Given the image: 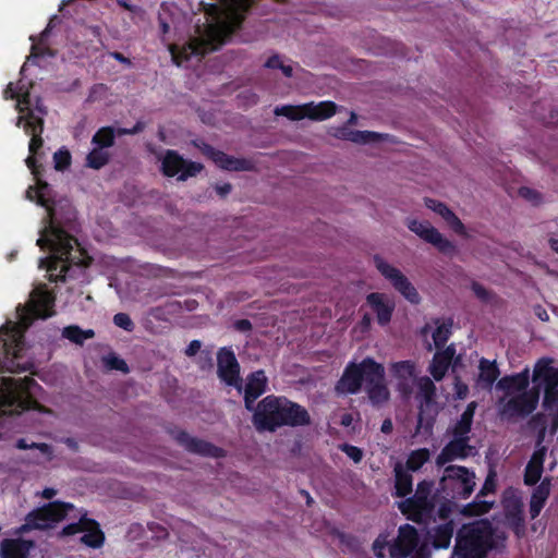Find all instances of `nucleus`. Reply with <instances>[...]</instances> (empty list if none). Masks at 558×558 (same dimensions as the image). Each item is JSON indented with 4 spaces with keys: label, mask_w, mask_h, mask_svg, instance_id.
<instances>
[{
    "label": "nucleus",
    "mask_w": 558,
    "mask_h": 558,
    "mask_svg": "<svg viewBox=\"0 0 558 558\" xmlns=\"http://www.w3.org/2000/svg\"><path fill=\"white\" fill-rule=\"evenodd\" d=\"M26 198L36 202L47 210L43 219L39 238L36 244L40 248H48L50 256L39 259V267H46L51 281L63 279L70 263L80 264V258L72 256L76 241L69 234L71 225L75 219V211L66 198L56 201L49 185L37 179L35 186L26 191Z\"/></svg>",
    "instance_id": "f257e3e1"
},
{
    "label": "nucleus",
    "mask_w": 558,
    "mask_h": 558,
    "mask_svg": "<svg viewBox=\"0 0 558 558\" xmlns=\"http://www.w3.org/2000/svg\"><path fill=\"white\" fill-rule=\"evenodd\" d=\"M253 0H217L204 3V15L196 22L194 33L181 48L170 47L172 60L183 65L192 57L199 58L218 49L241 25L243 12Z\"/></svg>",
    "instance_id": "f03ea898"
},
{
    "label": "nucleus",
    "mask_w": 558,
    "mask_h": 558,
    "mask_svg": "<svg viewBox=\"0 0 558 558\" xmlns=\"http://www.w3.org/2000/svg\"><path fill=\"white\" fill-rule=\"evenodd\" d=\"M551 364V360L541 359L533 371V381L538 388L544 389L543 408L545 412L537 414L534 418L539 432L535 451L524 472V483L526 485H534L541 480L547 452V448L543 445L545 434L548 429L554 435L558 429V367H554Z\"/></svg>",
    "instance_id": "7ed1b4c3"
},
{
    "label": "nucleus",
    "mask_w": 558,
    "mask_h": 558,
    "mask_svg": "<svg viewBox=\"0 0 558 558\" xmlns=\"http://www.w3.org/2000/svg\"><path fill=\"white\" fill-rule=\"evenodd\" d=\"M33 88L32 82H25L21 78L17 83L8 84L4 89V99H15V108L20 116L16 120V126L23 128L27 134L32 135L28 150L31 156L25 160L32 173L37 177L38 170L36 166L35 154L43 146L40 134L44 129V116L47 113L45 107L40 104L39 99L32 98L31 89Z\"/></svg>",
    "instance_id": "20e7f679"
},
{
    "label": "nucleus",
    "mask_w": 558,
    "mask_h": 558,
    "mask_svg": "<svg viewBox=\"0 0 558 558\" xmlns=\"http://www.w3.org/2000/svg\"><path fill=\"white\" fill-rule=\"evenodd\" d=\"M53 298L43 288L35 289L27 305L16 308V322L9 320L0 328V342L7 355L20 356L24 345L23 332L35 318H47L53 315Z\"/></svg>",
    "instance_id": "39448f33"
},
{
    "label": "nucleus",
    "mask_w": 558,
    "mask_h": 558,
    "mask_svg": "<svg viewBox=\"0 0 558 558\" xmlns=\"http://www.w3.org/2000/svg\"><path fill=\"white\" fill-rule=\"evenodd\" d=\"M253 423L259 432H275L283 425H307L310 415L303 407L286 398L267 396L258 403L253 415Z\"/></svg>",
    "instance_id": "423d86ee"
},
{
    "label": "nucleus",
    "mask_w": 558,
    "mask_h": 558,
    "mask_svg": "<svg viewBox=\"0 0 558 558\" xmlns=\"http://www.w3.org/2000/svg\"><path fill=\"white\" fill-rule=\"evenodd\" d=\"M530 371H524L505 376L497 383V388L504 390L506 397L500 400V414L502 417L512 418L525 416L532 413L538 402V391L527 390Z\"/></svg>",
    "instance_id": "0eeeda50"
},
{
    "label": "nucleus",
    "mask_w": 558,
    "mask_h": 558,
    "mask_svg": "<svg viewBox=\"0 0 558 558\" xmlns=\"http://www.w3.org/2000/svg\"><path fill=\"white\" fill-rule=\"evenodd\" d=\"M505 538V533L494 530L487 520L463 525L459 531L454 555L458 558H483Z\"/></svg>",
    "instance_id": "6e6552de"
},
{
    "label": "nucleus",
    "mask_w": 558,
    "mask_h": 558,
    "mask_svg": "<svg viewBox=\"0 0 558 558\" xmlns=\"http://www.w3.org/2000/svg\"><path fill=\"white\" fill-rule=\"evenodd\" d=\"M434 484L423 481L418 483L413 497L399 502V509L408 519L425 522L433 515L435 507Z\"/></svg>",
    "instance_id": "1a4fd4ad"
},
{
    "label": "nucleus",
    "mask_w": 558,
    "mask_h": 558,
    "mask_svg": "<svg viewBox=\"0 0 558 558\" xmlns=\"http://www.w3.org/2000/svg\"><path fill=\"white\" fill-rule=\"evenodd\" d=\"M75 511L73 505L54 501L47 506L38 508L29 512L25 518V523L19 529L21 533L31 530H45L52 527L56 523L66 517H71V512Z\"/></svg>",
    "instance_id": "9d476101"
},
{
    "label": "nucleus",
    "mask_w": 558,
    "mask_h": 558,
    "mask_svg": "<svg viewBox=\"0 0 558 558\" xmlns=\"http://www.w3.org/2000/svg\"><path fill=\"white\" fill-rule=\"evenodd\" d=\"M374 265L378 272L389 281L395 290H397L405 300L412 304H417L420 302L421 298L417 290L399 268L379 255L374 256Z\"/></svg>",
    "instance_id": "9b49d317"
},
{
    "label": "nucleus",
    "mask_w": 558,
    "mask_h": 558,
    "mask_svg": "<svg viewBox=\"0 0 558 558\" xmlns=\"http://www.w3.org/2000/svg\"><path fill=\"white\" fill-rule=\"evenodd\" d=\"M440 485L452 497L466 498L474 489L475 474L464 466L449 465L444 471Z\"/></svg>",
    "instance_id": "f8f14e48"
},
{
    "label": "nucleus",
    "mask_w": 558,
    "mask_h": 558,
    "mask_svg": "<svg viewBox=\"0 0 558 558\" xmlns=\"http://www.w3.org/2000/svg\"><path fill=\"white\" fill-rule=\"evenodd\" d=\"M415 386L418 388V397L421 399L416 434H420L422 429H424L425 433H429L434 416L438 411V407L435 402L436 387L432 379L426 376L420 377Z\"/></svg>",
    "instance_id": "ddd939ff"
},
{
    "label": "nucleus",
    "mask_w": 558,
    "mask_h": 558,
    "mask_svg": "<svg viewBox=\"0 0 558 558\" xmlns=\"http://www.w3.org/2000/svg\"><path fill=\"white\" fill-rule=\"evenodd\" d=\"M405 225L411 232L435 246L440 253L449 256L457 253V245L444 236L429 221L409 217L405 219Z\"/></svg>",
    "instance_id": "4468645a"
},
{
    "label": "nucleus",
    "mask_w": 558,
    "mask_h": 558,
    "mask_svg": "<svg viewBox=\"0 0 558 558\" xmlns=\"http://www.w3.org/2000/svg\"><path fill=\"white\" fill-rule=\"evenodd\" d=\"M160 160L163 174L168 177L178 175L181 181L195 177L203 169L201 163L187 161L174 150H167Z\"/></svg>",
    "instance_id": "2eb2a0df"
},
{
    "label": "nucleus",
    "mask_w": 558,
    "mask_h": 558,
    "mask_svg": "<svg viewBox=\"0 0 558 558\" xmlns=\"http://www.w3.org/2000/svg\"><path fill=\"white\" fill-rule=\"evenodd\" d=\"M63 535L80 534L81 543L92 548H98L104 544L105 536L96 521L87 519L85 514L80 517L77 522L66 525Z\"/></svg>",
    "instance_id": "dca6fc26"
},
{
    "label": "nucleus",
    "mask_w": 558,
    "mask_h": 558,
    "mask_svg": "<svg viewBox=\"0 0 558 558\" xmlns=\"http://www.w3.org/2000/svg\"><path fill=\"white\" fill-rule=\"evenodd\" d=\"M389 373L396 389L409 398L418 380L415 364L411 361L395 362L390 364Z\"/></svg>",
    "instance_id": "f3484780"
},
{
    "label": "nucleus",
    "mask_w": 558,
    "mask_h": 558,
    "mask_svg": "<svg viewBox=\"0 0 558 558\" xmlns=\"http://www.w3.org/2000/svg\"><path fill=\"white\" fill-rule=\"evenodd\" d=\"M418 535L414 526L404 524L399 527L396 541L390 545V558H407L417 546Z\"/></svg>",
    "instance_id": "a211bd4d"
},
{
    "label": "nucleus",
    "mask_w": 558,
    "mask_h": 558,
    "mask_svg": "<svg viewBox=\"0 0 558 558\" xmlns=\"http://www.w3.org/2000/svg\"><path fill=\"white\" fill-rule=\"evenodd\" d=\"M218 375L227 385L234 386L241 391L240 366L234 353L226 348L218 353Z\"/></svg>",
    "instance_id": "6ab92c4d"
},
{
    "label": "nucleus",
    "mask_w": 558,
    "mask_h": 558,
    "mask_svg": "<svg viewBox=\"0 0 558 558\" xmlns=\"http://www.w3.org/2000/svg\"><path fill=\"white\" fill-rule=\"evenodd\" d=\"M204 153L221 169L230 171H248L253 169V163L246 159L233 158L222 151L215 150L210 146H205Z\"/></svg>",
    "instance_id": "aec40b11"
},
{
    "label": "nucleus",
    "mask_w": 558,
    "mask_h": 558,
    "mask_svg": "<svg viewBox=\"0 0 558 558\" xmlns=\"http://www.w3.org/2000/svg\"><path fill=\"white\" fill-rule=\"evenodd\" d=\"M366 301L375 312L378 324L387 325L391 319L395 302L388 295L379 292L368 294Z\"/></svg>",
    "instance_id": "412c9836"
},
{
    "label": "nucleus",
    "mask_w": 558,
    "mask_h": 558,
    "mask_svg": "<svg viewBox=\"0 0 558 558\" xmlns=\"http://www.w3.org/2000/svg\"><path fill=\"white\" fill-rule=\"evenodd\" d=\"M424 203L428 209L439 215L456 233L460 235L466 234L463 222L446 204L433 198H425Z\"/></svg>",
    "instance_id": "4be33fe9"
},
{
    "label": "nucleus",
    "mask_w": 558,
    "mask_h": 558,
    "mask_svg": "<svg viewBox=\"0 0 558 558\" xmlns=\"http://www.w3.org/2000/svg\"><path fill=\"white\" fill-rule=\"evenodd\" d=\"M362 374L359 364L350 363L336 386L339 393H356L362 386Z\"/></svg>",
    "instance_id": "5701e85b"
},
{
    "label": "nucleus",
    "mask_w": 558,
    "mask_h": 558,
    "mask_svg": "<svg viewBox=\"0 0 558 558\" xmlns=\"http://www.w3.org/2000/svg\"><path fill=\"white\" fill-rule=\"evenodd\" d=\"M472 451L469 441L464 439L452 438L450 442L441 450L436 459L437 465L441 466L446 463L468 457Z\"/></svg>",
    "instance_id": "b1692460"
},
{
    "label": "nucleus",
    "mask_w": 558,
    "mask_h": 558,
    "mask_svg": "<svg viewBox=\"0 0 558 558\" xmlns=\"http://www.w3.org/2000/svg\"><path fill=\"white\" fill-rule=\"evenodd\" d=\"M477 368L478 374L475 379L476 387L480 389L490 390L494 383L500 375L497 362L495 360L490 361L488 359L482 357L478 361Z\"/></svg>",
    "instance_id": "393cba45"
},
{
    "label": "nucleus",
    "mask_w": 558,
    "mask_h": 558,
    "mask_svg": "<svg viewBox=\"0 0 558 558\" xmlns=\"http://www.w3.org/2000/svg\"><path fill=\"white\" fill-rule=\"evenodd\" d=\"M522 521L521 501L515 497L505 498L502 523L519 534L523 529Z\"/></svg>",
    "instance_id": "a878e982"
},
{
    "label": "nucleus",
    "mask_w": 558,
    "mask_h": 558,
    "mask_svg": "<svg viewBox=\"0 0 558 558\" xmlns=\"http://www.w3.org/2000/svg\"><path fill=\"white\" fill-rule=\"evenodd\" d=\"M267 377L263 371H257L247 377L245 386V407L252 410L253 402L266 391Z\"/></svg>",
    "instance_id": "bb28decb"
},
{
    "label": "nucleus",
    "mask_w": 558,
    "mask_h": 558,
    "mask_svg": "<svg viewBox=\"0 0 558 558\" xmlns=\"http://www.w3.org/2000/svg\"><path fill=\"white\" fill-rule=\"evenodd\" d=\"M34 546L33 542L24 539H4L1 543V557L2 558H27L31 548Z\"/></svg>",
    "instance_id": "cd10ccee"
},
{
    "label": "nucleus",
    "mask_w": 558,
    "mask_h": 558,
    "mask_svg": "<svg viewBox=\"0 0 558 558\" xmlns=\"http://www.w3.org/2000/svg\"><path fill=\"white\" fill-rule=\"evenodd\" d=\"M360 372L362 374V380L365 383V387L380 383L385 379V368L381 364L375 362L371 357L364 359L360 364Z\"/></svg>",
    "instance_id": "c85d7f7f"
},
{
    "label": "nucleus",
    "mask_w": 558,
    "mask_h": 558,
    "mask_svg": "<svg viewBox=\"0 0 558 558\" xmlns=\"http://www.w3.org/2000/svg\"><path fill=\"white\" fill-rule=\"evenodd\" d=\"M456 349L450 345L446 350L434 355L429 372L435 380H441L451 363Z\"/></svg>",
    "instance_id": "c756f323"
},
{
    "label": "nucleus",
    "mask_w": 558,
    "mask_h": 558,
    "mask_svg": "<svg viewBox=\"0 0 558 558\" xmlns=\"http://www.w3.org/2000/svg\"><path fill=\"white\" fill-rule=\"evenodd\" d=\"M179 441L189 450V451H192V452H195V453H199V454H203V456H213V457H218L220 454V450L204 441V440H201V439H197V438H193L191 436H189L187 434H184L182 433L180 436H179Z\"/></svg>",
    "instance_id": "7c9ffc66"
},
{
    "label": "nucleus",
    "mask_w": 558,
    "mask_h": 558,
    "mask_svg": "<svg viewBox=\"0 0 558 558\" xmlns=\"http://www.w3.org/2000/svg\"><path fill=\"white\" fill-rule=\"evenodd\" d=\"M476 409V403L471 402L468 404L464 412L461 414L460 420L456 423L452 429V438L470 440L469 434Z\"/></svg>",
    "instance_id": "2f4dec72"
},
{
    "label": "nucleus",
    "mask_w": 558,
    "mask_h": 558,
    "mask_svg": "<svg viewBox=\"0 0 558 558\" xmlns=\"http://www.w3.org/2000/svg\"><path fill=\"white\" fill-rule=\"evenodd\" d=\"M550 493V480L544 478L533 490L530 501V513L532 519L536 518L543 509Z\"/></svg>",
    "instance_id": "473e14b6"
},
{
    "label": "nucleus",
    "mask_w": 558,
    "mask_h": 558,
    "mask_svg": "<svg viewBox=\"0 0 558 558\" xmlns=\"http://www.w3.org/2000/svg\"><path fill=\"white\" fill-rule=\"evenodd\" d=\"M307 119L324 121L336 114L338 106L332 101L307 102Z\"/></svg>",
    "instance_id": "72a5a7b5"
},
{
    "label": "nucleus",
    "mask_w": 558,
    "mask_h": 558,
    "mask_svg": "<svg viewBox=\"0 0 558 558\" xmlns=\"http://www.w3.org/2000/svg\"><path fill=\"white\" fill-rule=\"evenodd\" d=\"M180 12L173 3H163L160 8L158 20L163 35L168 34L177 25Z\"/></svg>",
    "instance_id": "f704fd0d"
},
{
    "label": "nucleus",
    "mask_w": 558,
    "mask_h": 558,
    "mask_svg": "<svg viewBox=\"0 0 558 558\" xmlns=\"http://www.w3.org/2000/svg\"><path fill=\"white\" fill-rule=\"evenodd\" d=\"M395 477L396 494L400 497L409 495L412 492V475L400 462L395 465Z\"/></svg>",
    "instance_id": "c9c22d12"
},
{
    "label": "nucleus",
    "mask_w": 558,
    "mask_h": 558,
    "mask_svg": "<svg viewBox=\"0 0 558 558\" xmlns=\"http://www.w3.org/2000/svg\"><path fill=\"white\" fill-rule=\"evenodd\" d=\"M494 489V482L490 478H487L481 493L477 495L476 499H480L481 496H484L487 492H492ZM494 501L488 500H476L473 504L468 505L464 508V512L471 515H478L482 513H486L493 506Z\"/></svg>",
    "instance_id": "e433bc0d"
},
{
    "label": "nucleus",
    "mask_w": 558,
    "mask_h": 558,
    "mask_svg": "<svg viewBox=\"0 0 558 558\" xmlns=\"http://www.w3.org/2000/svg\"><path fill=\"white\" fill-rule=\"evenodd\" d=\"M367 396L371 402L375 405H380L388 401L390 392L385 384V379L380 380V383H376L365 387Z\"/></svg>",
    "instance_id": "4c0bfd02"
},
{
    "label": "nucleus",
    "mask_w": 558,
    "mask_h": 558,
    "mask_svg": "<svg viewBox=\"0 0 558 558\" xmlns=\"http://www.w3.org/2000/svg\"><path fill=\"white\" fill-rule=\"evenodd\" d=\"M276 116H283L291 121H299L304 118H307V106L306 104L293 106V105H284L276 107L274 110Z\"/></svg>",
    "instance_id": "58836bf2"
},
{
    "label": "nucleus",
    "mask_w": 558,
    "mask_h": 558,
    "mask_svg": "<svg viewBox=\"0 0 558 558\" xmlns=\"http://www.w3.org/2000/svg\"><path fill=\"white\" fill-rule=\"evenodd\" d=\"M19 449H36L38 450L43 461L49 462L54 458L53 449L50 445L44 442H28L26 439H20L16 442Z\"/></svg>",
    "instance_id": "ea45409f"
},
{
    "label": "nucleus",
    "mask_w": 558,
    "mask_h": 558,
    "mask_svg": "<svg viewBox=\"0 0 558 558\" xmlns=\"http://www.w3.org/2000/svg\"><path fill=\"white\" fill-rule=\"evenodd\" d=\"M453 524L452 522L445 523L439 525L435 530L434 534V546L436 548H447L450 545L452 535H453Z\"/></svg>",
    "instance_id": "a19ab883"
},
{
    "label": "nucleus",
    "mask_w": 558,
    "mask_h": 558,
    "mask_svg": "<svg viewBox=\"0 0 558 558\" xmlns=\"http://www.w3.org/2000/svg\"><path fill=\"white\" fill-rule=\"evenodd\" d=\"M428 459H429L428 449H425V448L417 449L410 453L405 464H403V465L410 472H415L418 469H421L422 465L428 461Z\"/></svg>",
    "instance_id": "79ce46f5"
},
{
    "label": "nucleus",
    "mask_w": 558,
    "mask_h": 558,
    "mask_svg": "<svg viewBox=\"0 0 558 558\" xmlns=\"http://www.w3.org/2000/svg\"><path fill=\"white\" fill-rule=\"evenodd\" d=\"M350 141L355 144H368L386 138L388 135L372 131H353L349 133Z\"/></svg>",
    "instance_id": "37998d69"
},
{
    "label": "nucleus",
    "mask_w": 558,
    "mask_h": 558,
    "mask_svg": "<svg viewBox=\"0 0 558 558\" xmlns=\"http://www.w3.org/2000/svg\"><path fill=\"white\" fill-rule=\"evenodd\" d=\"M62 335L72 342L83 343L86 339L94 337V331L92 329L82 330L77 326H69L63 329Z\"/></svg>",
    "instance_id": "c03bdc74"
},
{
    "label": "nucleus",
    "mask_w": 558,
    "mask_h": 558,
    "mask_svg": "<svg viewBox=\"0 0 558 558\" xmlns=\"http://www.w3.org/2000/svg\"><path fill=\"white\" fill-rule=\"evenodd\" d=\"M114 132L111 128H101L94 136L93 144L99 148H107L113 145Z\"/></svg>",
    "instance_id": "a18cd8bd"
},
{
    "label": "nucleus",
    "mask_w": 558,
    "mask_h": 558,
    "mask_svg": "<svg viewBox=\"0 0 558 558\" xmlns=\"http://www.w3.org/2000/svg\"><path fill=\"white\" fill-rule=\"evenodd\" d=\"M450 333H451V323L437 322V327L432 333L435 348L442 347L449 339Z\"/></svg>",
    "instance_id": "49530a36"
},
{
    "label": "nucleus",
    "mask_w": 558,
    "mask_h": 558,
    "mask_svg": "<svg viewBox=\"0 0 558 558\" xmlns=\"http://www.w3.org/2000/svg\"><path fill=\"white\" fill-rule=\"evenodd\" d=\"M109 155L102 148L96 147L87 156V165L90 168L99 169L108 161Z\"/></svg>",
    "instance_id": "de8ad7c7"
},
{
    "label": "nucleus",
    "mask_w": 558,
    "mask_h": 558,
    "mask_svg": "<svg viewBox=\"0 0 558 558\" xmlns=\"http://www.w3.org/2000/svg\"><path fill=\"white\" fill-rule=\"evenodd\" d=\"M102 361H104L105 366L109 369H117V371H121L123 373L129 372V367H128L125 361L120 359L116 354H109V355L105 356Z\"/></svg>",
    "instance_id": "09e8293b"
},
{
    "label": "nucleus",
    "mask_w": 558,
    "mask_h": 558,
    "mask_svg": "<svg viewBox=\"0 0 558 558\" xmlns=\"http://www.w3.org/2000/svg\"><path fill=\"white\" fill-rule=\"evenodd\" d=\"M54 168L58 171L66 169L71 163V155L66 149H59L53 155Z\"/></svg>",
    "instance_id": "8fccbe9b"
},
{
    "label": "nucleus",
    "mask_w": 558,
    "mask_h": 558,
    "mask_svg": "<svg viewBox=\"0 0 558 558\" xmlns=\"http://www.w3.org/2000/svg\"><path fill=\"white\" fill-rule=\"evenodd\" d=\"M519 195L533 205L539 204L543 199L542 194L539 192L527 186L520 187Z\"/></svg>",
    "instance_id": "3c124183"
},
{
    "label": "nucleus",
    "mask_w": 558,
    "mask_h": 558,
    "mask_svg": "<svg viewBox=\"0 0 558 558\" xmlns=\"http://www.w3.org/2000/svg\"><path fill=\"white\" fill-rule=\"evenodd\" d=\"M340 449L355 463L361 462L363 459V451L359 447L343 444L340 446Z\"/></svg>",
    "instance_id": "603ef678"
},
{
    "label": "nucleus",
    "mask_w": 558,
    "mask_h": 558,
    "mask_svg": "<svg viewBox=\"0 0 558 558\" xmlns=\"http://www.w3.org/2000/svg\"><path fill=\"white\" fill-rule=\"evenodd\" d=\"M113 323L120 327L123 328L126 331H131L134 327V324L130 316L125 313H118L113 317Z\"/></svg>",
    "instance_id": "864d4df0"
},
{
    "label": "nucleus",
    "mask_w": 558,
    "mask_h": 558,
    "mask_svg": "<svg viewBox=\"0 0 558 558\" xmlns=\"http://www.w3.org/2000/svg\"><path fill=\"white\" fill-rule=\"evenodd\" d=\"M471 290H472V292L475 294V296H476L477 299H480L481 301H484V302L489 301V299H490V293H489V291H488L484 286H482L481 283H478V282H472V284H471Z\"/></svg>",
    "instance_id": "5fc2aeb1"
},
{
    "label": "nucleus",
    "mask_w": 558,
    "mask_h": 558,
    "mask_svg": "<svg viewBox=\"0 0 558 558\" xmlns=\"http://www.w3.org/2000/svg\"><path fill=\"white\" fill-rule=\"evenodd\" d=\"M469 393V387L462 383L458 377L454 379V395L457 399H464Z\"/></svg>",
    "instance_id": "6e6d98bb"
},
{
    "label": "nucleus",
    "mask_w": 558,
    "mask_h": 558,
    "mask_svg": "<svg viewBox=\"0 0 558 558\" xmlns=\"http://www.w3.org/2000/svg\"><path fill=\"white\" fill-rule=\"evenodd\" d=\"M349 133H351V130L348 129V126L332 128L329 130V134L333 137L344 141H350Z\"/></svg>",
    "instance_id": "4d7b16f0"
},
{
    "label": "nucleus",
    "mask_w": 558,
    "mask_h": 558,
    "mask_svg": "<svg viewBox=\"0 0 558 558\" xmlns=\"http://www.w3.org/2000/svg\"><path fill=\"white\" fill-rule=\"evenodd\" d=\"M387 545L386 538L378 537L373 544V550L376 557L385 558L384 549Z\"/></svg>",
    "instance_id": "13d9d810"
},
{
    "label": "nucleus",
    "mask_w": 558,
    "mask_h": 558,
    "mask_svg": "<svg viewBox=\"0 0 558 558\" xmlns=\"http://www.w3.org/2000/svg\"><path fill=\"white\" fill-rule=\"evenodd\" d=\"M283 64L281 57L278 54L271 56L265 63L266 68L269 69H281Z\"/></svg>",
    "instance_id": "bf43d9fd"
},
{
    "label": "nucleus",
    "mask_w": 558,
    "mask_h": 558,
    "mask_svg": "<svg viewBox=\"0 0 558 558\" xmlns=\"http://www.w3.org/2000/svg\"><path fill=\"white\" fill-rule=\"evenodd\" d=\"M201 349V342L198 340H193L185 350V354L189 356L195 355Z\"/></svg>",
    "instance_id": "052dcab7"
},
{
    "label": "nucleus",
    "mask_w": 558,
    "mask_h": 558,
    "mask_svg": "<svg viewBox=\"0 0 558 558\" xmlns=\"http://www.w3.org/2000/svg\"><path fill=\"white\" fill-rule=\"evenodd\" d=\"M45 53H48V54L51 56L49 49H44L39 45H33L32 46V54H31L32 58H37V57L43 56Z\"/></svg>",
    "instance_id": "680f3d73"
},
{
    "label": "nucleus",
    "mask_w": 558,
    "mask_h": 558,
    "mask_svg": "<svg viewBox=\"0 0 558 558\" xmlns=\"http://www.w3.org/2000/svg\"><path fill=\"white\" fill-rule=\"evenodd\" d=\"M216 192L220 195V196H226L227 194L230 193L231 191V185L229 183H223V184H219V185H216Z\"/></svg>",
    "instance_id": "e2e57ef3"
},
{
    "label": "nucleus",
    "mask_w": 558,
    "mask_h": 558,
    "mask_svg": "<svg viewBox=\"0 0 558 558\" xmlns=\"http://www.w3.org/2000/svg\"><path fill=\"white\" fill-rule=\"evenodd\" d=\"M235 328L240 331H247L251 329V323L247 319L238 320Z\"/></svg>",
    "instance_id": "0e129e2a"
},
{
    "label": "nucleus",
    "mask_w": 558,
    "mask_h": 558,
    "mask_svg": "<svg viewBox=\"0 0 558 558\" xmlns=\"http://www.w3.org/2000/svg\"><path fill=\"white\" fill-rule=\"evenodd\" d=\"M353 423V416L350 413H343L341 415L340 424L344 427H350Z\"/></svg>",
    "instance_id": "69168bd1"
},
{
    "label": "nucleus",
    "mask_w": 558,
    "mask_h": 558,
    "mask_svg": "<svg viewBox=\"0 0 558 558\" xmlns=\"http://www.w3.org/2000/svg\"><path fill=\"white\" fill-rule=\"evenodd\" d=\"M57 495V490L53 489V488H45L40 496L45 499H51L52 497H54Z\"/></svg>",
    "instance_id": "338daca9"
},
{
    "label": "nucleus",
    "mask_w": 558,
    "mask_h": 558,
    "mask_svg": "<svg viewBox=\"0 0 558 558\" xmlns=\"http://www.w3.org/2000/svg\"><path fill=\"white\" fill-rule=\"evenodd\" d=\"M392 430V422L390 420H385L381 424V432L385 434H389Z\"/></svg>",
    "instance_id": "774afa93"
}]
</instances>
